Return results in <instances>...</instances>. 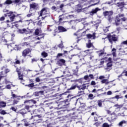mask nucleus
Listing matches in <instances>:
<instances>
[{
  "mask_svg": "<svg viewBox=\"0 0 127 127\" xmlns=\"http://www.w3.org/2000/svg\"><path fill=\"white\" fill-rule=\"evenodd\" d=\"M88 77H90L91 79H93L94 78V75H93V74H89L88 75Z\"/></svg>",
  "mask_w": 127,
  "mask_h": 127,
  "instance_id": "13d9d810",
  "label": "nucleus"
},
{
  "mask_svg": "<svg viewBox=\"0 0 127 127\" xmlns=\"http://www.w3.org/2000/svg\"><path fill=\"white\" fill-rule=\"evenodd\" d=\"M59 109H64V108H65V105H64V107L62 106L61 104H60L59 105Z\"/></svg>",
  "mask_w": 127,
  "mask_h": 127,
  "instance_id": "864d4df0",
  "label": "nucleus"
},
{
  "mask_svg": "<svg viewBox=\"0 0 127 127\" xmlns=\"http://www.w3.org/2000/svg\"><path fill=\"white\" fill-rule=\"evenodd\" d=\"M13 2H14V3H21V0H13Z\"/></svg>",
  "mask_w": 127,
  "mask_h": 127,
  "instance_id": "c9c22d12",
  "label": "nucleus"
},
{
  "mask_svg": "<svg viewBox=\"0 0 127 127\" xmlns=\"http://www.w3.org/2000/svg\"><path fill=\"white\" fill-rule=\"evenodd\" d=\"M107 53H104V52H102L99 54V56L100 57H104V56H106Z\"/></svg>",
  "mask_w": 127,
  "mask_h": 127,
  "instance_id": "c85d7f7f",
  "label": "nucleus"
},
{
  "mask_svg": "<svg viewBox=\"0 0 127 127\" xmlns=\"http://www.w3.org/2000/svg\"><path fill=\"white\" fill-rule=\"evenodd\" d=\"M30 52V50L29 49H26L25 50L23 51L22 52V56L24 57H26V55L27 54H29V53Z\"/></svg>",
  "mask_w": 127,
  "mask_h": 127,
  "instance_id": "9d476101",
  "label": "nucleus"
},
{
  "mask_svg": "<svg viewBox=\"0 0 127 127\" xmlns=\"http://www.w3.org/2000/svg\"><path fill=\"white\" fill-rule=\"evenodd\" d=\"M6 88H7V89H10V88H11L10 85H7Z\"/></svg>",
  "mask_w": 127,
  "mask_h": 127,
  "instance_id": "774afa93",
  "label": "nucleus"
},
{
  "mask_svg": "<svg viewBox=\"0 0 127 127\" xmlns=\"http://www.w3.org/2000/svg\"><path fill=\"white\" fill-rule=\"evenodd\" d=\"M99 79L100 80H103V79H105V76H103V75H101L99 77Z\"/></svg>",
  "mask_w": 127,
  "mask_h": 127,
  "instance_id": "603ef678",
  "label": "nucleus"
},
{
  "mask_svg": "<svg viewBox=\"0 0 127 127\" xmlns=\"http://www.w3.org/2000/svg\"><path fill=\"white\" fill-rule=\"evenodd\" d=\"M6 106V103L3 101L0 102V108H4Z\"/></svg>",
  "mask_w": 127,
  "mask_h": 127,
  "instance_id": "f3484780",
  "label": "nucleus"
},
{
  "mask_svg": "<svg viewBox=\"0 0 127 127\" xmlns=\"http://www.w3.org/2000/svg\"><path fill=\"white\" fill-rule=\"evenodd\" d=\"M80 88V90H82V91H84V90H85V89H86V87H87V85L83 84L81 86H79Z\"/></svg>",
  "mask_w": 127,
  "mask_h": 127,
  "instance_id": "6ab92c4d",
  "label": "nucleus"
},
{
  "mask_svg": "<svg viewBox=\"0 0 127 127\" xmlns=\"http://www.w3.org/2000/svg\"><path fill=\"white\" fill-rule=\"evenodd\" d=\"M112 91H109L108 92H107V95L108 96H110V95H112Z\"/></svg>",
  "mask_w": 127,
  "mask_h": 127,
  "instance_id": "bf43d9fd",
  "label": "nucleus"
},
{
  "mask_svg": "<svg viewBox=\"0 0 127 127\" xmlns=\"http://www.w3.org/2000/svg\"><path fill=\"white\" fill-rule=\"evenodd\" d=\"M113 13H114V12H113L112 11H106L103 12V15L105 16H107V19L108 20H109V21L110 22H111V21H113V17L112 15H113Z\"/></svg>",
  "mask_w": 127,
  "mask_h": 127,
  "instance_id": "f03ea898",
  "label": "nucleus"
},
{
  "mask_svg": "<svg viewBox=\"0 0 127 127\" xmlns=\"http://www.w3.org/2000/svg\"><path fill=\"white\" fill-rule=\"evenodd\" d=\"M60 62L62 64H64L65 63V61L64 60V59H60L59 60Z\"/></svg>",
  "mask_w": 127,
  "mask_h": 127,
  "instance_id": "37998d69",
  "label": "nucleus"
},
{
  "mask_svg": "<svg viewBox=\"0 0 127 127\" xmlns=\"http://www.w3.org/2000/svg\"><path fill=\"white\" fill-rule=\"evenodd\" d=\"M107 67H112V66H113V64L111 63V62H109V63H108L107 64Z\"/></svg>",
  "mask_w": 127,
  "mask_h": 127,
  "instance_id": "ea45409f",
  "label": "nucleus"
},
{
  "mask_svg": "<svg viewBox=\"0 0 127 127\" xmlns=\"http://www.w3.org/2000/svg\"><path fill=\"white\" fill-rule=\"evenodd\" d=\"M11 95H12L11 99H14V100H15V99H16L17 101H19V98L18 97V96H17V95L13 94V92H11Z\"/></svg>",
  "mask_w": 127,
  "mask_h": 127,
  "instance_id": "f8f14e48",
  "label": "nucleus"
},
{
  "mask_svg": "<svg viewBox=\"0 0 127 127\" xmlns=\"http://www.w3.org/2000/svg\"><path fill=\"white\" fill-rule=\"evenodd\" d=\"M123 105H119V104H116L113 107L114 108H117V109H121V108H123Z\"/></svg>",
  "mask_w": 127,
  "mask_h": 127,
  "instance_id": "412c9836",
  "label": "nucleus"
},
{
  "mask_svg": "<svg viewBox=\"0 0 127 127\" xmlns=\"http://www.w3.org/2000/svg\"><path fill=\"white\" fill-rule=\"evenodd\" d=\"M11 109L13 110L14 112H16V108H15V107H11Z\"/></svg>",
  "mask_w": 127,
  "mask_h": 127,
  "instance_id": "6e6d98bb",
  "label": "nucleus"
},
{
  "mask_svg": "<svg viewBox=\"0 0 127 127\" xmlns=\"http://www.w3.org/2000/svg\"><path fill=\"white\" fill-rule=\"evenodd\" d=\"M109 41L110 43H113V41H117L118 38L116 37L115 35H109L108 36Z\"/></svg>",
  "mask_w": 127,
  "mask_h": 127,
  "instance_id": "39448f33",
  "label": "nucleus"
},
{
  "mask_svg": "<svg viewBox=\"0 0 127 127\" xmlns=\"http://www.w3.org/2000/svg\"><path fill=\"white\" fill-rule=\"evenodd\" d=\"M125 5L124 2H118L116 3V5H117L119 7H123Z\"/></svg>",
  "mask_w": 127,
  "mask_h": 127,
  "instance_id": "2eb2a0df",
  "label": "nucleus"
},
{
  "mask_svg": "<svg viewBox=\"0 0 127 127\" xmlns=\"http://www.w3.org/2000/svg\"><path fill=\"white\" fill-rule=\"evenodd\" d=\"M14 17H15V15L14 14H13L11 16H10V20H11V21H13Z\"/></svg>",
  "mask_w": 127,
  "mask_h": 127,
  "instance_id": "72a5a7b5",
  "label": "nucleus"
},
{
  "mask_svg": "<svg viewBox=\"0 0 127 127\" xmlns=\"http://www.w3.org/2000/svg\"><path fill=\"white\" fill-rule=\"evenodd\" d=\"M31 108V106H26L24 109L26 110V112H27L28 111L29 112H30V111H29V108Z\"/></svg>",
  "mask_w": 127,
  "mask_h": 127,
  "instance_id": "f704fd0d",
  "label": "nucleus"
},
{
  "mask_svg": "<svg viewBox=\"0 0 127 127\" xmlns=\"http://www.w3.org/2000/svg\"><path fill=\"white\" fill-rule=\"evenodd\" d=\"M43 93H44V91H40L39 92H35V95L36 96H39V95H43Z\"/></svg>",
  "mask_w": 127,
  "mask_h": 127,
  "instance_id": "4be33fe9",
  "label": "nucleus"
},
{
  "mask_svg": "<svg viewBox=\"0 0 127 127\" xmlns=\"http://www.w3.org/2000/svg\"><path fill=\"white\" fill-rule=\"evenodd\" d=\"M18 101L16 99H14L13 100V105H16L17 104H18Z\"/></svg>",
  "mask_w": 127,
  "mask_h": 127,
  "instance_id": "c03bdc74",
  "label": "nucleus"
},
{
  "mask_svg": "<svg viewBox=\"0 0 127 127\" xmlns=\"http://www.w3.org/2000/svg\"><path fill=\"white\" fill-rule=\"evenodd\" d=\"M5 18L4 16H2L0 18V21H3L4 20Z\"/></svg>",
  "mask_w": 127,
  "mask_h": 127,
  "instance_id": "09e8293b",
  "label": "nucleus"
},
{
  "mask_svg": "<svg viewBox=\"0 0 127 127\" xmlns=\"http://www.w3.org/2000/svg\"><path fill=\"white\" fill-rule=\"evenodd\" d=\"M24 126L25 127H28V126H29V124H28L27 122H26V123L24 124Z\"/></svg>",
  "mask_w": 127,
  "mask_h": 127,
  "instance_id": "680f3d73",
  "label": "nucleus"
},
{
  "mask_svg": "<svg viewBox=\"0 0 127 127\" xmlns=\"http://www.w3.org/2000/svg\"><path fill=\"white\" fill-rule=\"evenodd\" d=\"M49 9L45 7L41 10L40 14V16H42V15H45L44 17H42L43 19H44L45 17L50 16V15H49Z\"/></svg>",
  "mask_w": 127,
  "mask_h": 127,
  "instance_id": "f257e3e1",
  "label": "nucleus"
},
{
  "mask_svg": "<svg viewBox=\"0 0 127 127\" xmlns=\"http://www.w3.org/2000/svg\"><path fill=\"white\" fill-rule=\"evenodd\" d=\"M39 32H40V30L38 29H36L35 31V35H38V34H39Z\"/></svg>",
  "mask_w": 127,
  "mask_h": 127,
  "instance_id": "e433bc0d",
  "label": "nucleus"
},
{
  "mask_svg": "<svg viewBox=\"0 0 127 127\" xmlns=\"http://www.w3.org/2000/svg\"><path fill=\"white\" fill-rule=\"evenodd\" d=\"M30 6L31 8H33L34 9H36V8H37V7H38V4H37L36 3H34L31 4L30 5Z\"/></svg>",
  "mask_w": 127,
  "mask_h": 127,
  "instance_id": "9b49d317",
  "label": "nucleus"
},
{
  "mask_svg": "<svg viewBox=\"0 0 127 127\" xmlns=\"http://www.w3.org/2000/svg\"><path fill=\"white\" fill-rule=\"evenodd\" d=\"M101 82L102 84H105L106 85H107L108 83H109L108 79H103Z\"/></svg>",
  "mask_w": 127,
  "mask_h": 127,
  "instance_id": "cd10ccee",
  "label": "nucleus"
},
{
  "mask_svg": "<svg viewBox=\"0 0 127 127\" xmlns=\"http://www.w3.org/2000/svg\"><path fill=\"white\" fill-rule=\"evenodd\" d=\"M0 114H1V115H6V112L4 110H2L0 111Z\"/></svg>",
  "mask_w": 127,
  "mask_h": 127,
  "instance_id": "79ce46f5",
  "label": "nucleus"
},
{
  "mask_svg": "<svg viewBox=\"0 0 127 127\" xmlns=\"http://www.w3.org/2000/svg\"><path fill=\"white\" fill-rule=\"evenodd\" d=\"M78 95L79 96H81V95H83L84 94V91H81V89L80 90H78Z\"/></svg>",
  "mask_w": 127,
  "mask_h": 127,
  "instance_id": "4c0bfd02",
  "label": "nucleus"
},
{
  "mask_svg": "<svg viewBox=\"0 0 127 127\" xmlns=\"http://www.w3.org/2000/svg\"><path fill=\"white\" fill-rule=\"evenodd\" d=\"M119 98L120 96L116 95L115 97L111 98V100H112L111 103H115V102H114V100H115V99H119Z\"/></svg>",
  "mask_w": 127,
  "mask_h": 127,
  "instance_id": "bb28decb",
  "label": "nucleus"
},
{
  "mask_svg": "<svg viewBox=\"0 0 127 127\" xmlns=\"http://www.w3.org/2000/svg\"><path fill=\"white\" fill-rule=\"evenodd\" d=\"M86 36L88 39H95L96 38V33H93L92 35L88 34L86 35Z\"/></svg>",
  "mask_w": 127,
  "mask_h": 127,
  "instance_id": "1a4fd4ad",
  "label": "nucleus"
},
{
  "mask_svg": "<svg viewBox=\"0 0 127 127\" xmlns=\"http://www.w3.org/2000/svg\"><path fill=\"white\" fill-rule=\"evenodd\" d=\"M101 9L99 8V7H96L95 9H92L91 11L90 12V15L93 16L94 14H96L98 11H100Z\"/></svg>",
  "mask_w": 127,
  "mask_h": 127,
  "instance_id": "423d86ee",
  "label": "nucleus"
},
{
  "mask_svg": "<svg viewBox=\"0 0 127 127\" xmlns=\"http://www.w3.org/2000/svg\"><path fill=\"white\" fill-rule=\"evenodd\" d=\"M125 15L124 14H119V15L116 16L115 20V24L117 26L120 25V22H121V19H119V17H124Z\"/></svg>",
  "mask_w": 127,
  "mask_h": 127,
  "instance_id": "7ed1b4c3",
  "label": "nucleus"
},
{
  "mask_svg": "<svg viewBox=\"0 0 127 127\" xmlns=\"http://www.w3.org/2000/svg\"><path fill=\"white\" fill-rule=\"evenodd\" d=\"M57 30H58L57 29H55V32H64L65 31H67V30L65 28L62 26H59L58 27L59 31H58Z\"/></svg>",
  "mask_w": 127,
  "mask_h": 127,
  "instance_id": "0eeeda50",
  "label": "nucleus"
},
{
  "mask_svg": "<svg viewBox=\"0 0 127 127\" xmlns=\"http://www.w3.org/2000/svg\"><path fill=\"white\" fill-rule=\"evenodd\" d=\"M124 124H127V122L125 120H123L122 121L120 122L119 124V126H122Z\"/></svg>",
  "mask_w": 127,
  "mask_h": 127,
  "instance_id": "c756f323",
  "label": "nucleus"
},
{
  "mask_svg": "<svg viewBox=\"0 0 127 127\" xmlns=\"http://www.w3.org/2000/svg\"><path fill=\"white\" fill-rule=\"evenodd\" d=\"M103 101H102L101 100H99L98 101V106L99 107H102V102Z\"/></svg>",
  "mask_w": 127,
  "mask_h": 127,
  "instance_id": "58836bf2",
  "label": "nucleus"
},
{
  "mask_svg": "<svg viewBox=\"0 0 127 127\" xmlns=\"http://www.w3.org/2000/svg\"><path fill=\"white\" fill-rule=\"evenodd\" d=\"M86 46L87 48H91L92 46H93V44L91 43V41H89V43L86 44Z\"/></svg>",
  "mask_w": 127,
  "mask_h": 127,
  "instance_id": "b1692460",
  "label": "nucleus"
},
{
  "mask_svg": "<svg viewBox=\"0 0 127 127\" xmlns=\"http://www.w3.org/2000/svg\"><path fill=\"white\" fill-rule=\"evenodd\" d=\"M76 7H77V9H76V10H82L84 9H82V7H83V6L81 5V4H78L76 6Z\"/></svg>",
  "mask_w": 127,
  "mask_h": 127,
  "instance_id": "a878e982",
  "label": "nucleus"
},
{
  "mask_svg": "<svg viewBox=\"0 0 127 127\" xmlns=\"http://www.w3.org/2000/svg\"><path fill=\"white\" fill-rule=\"evenodd\" d=\"M93 5H96V4H92L89 6H88V7H85L84 8V9H86V8L88 9L89 7H91V6H93Z\"/></svg>",
  "mask_w": 127,
  "mask_h": 127,
  "instance_id": "3c124183",
  "label": "nucleus"
},
{
  "mask_svg": "<svg viewBox=\"0 0 127 127\" xmlns=\"http://www.w3.org/2000/svg\"><path fill=\"white\" fill-rule=\"evenodd\" d=\"M74 82H76L75 85H72L71 87L69 88V90H75L76 88H78V90H81V87H80V85H78V82H79V80H74Z\"/></svg>",
  "mask_w": 127,
  "mask_h": 127,
  "instance_id": "20e7f679",
  "label": "nucleus"
},
{
  "mask_svg": "<svg viewBox=\"0 0 127 127\" xmlns=\"http://www.w3.org/2000/svg\"><path fill=\"white\" fill-rule=\"evenodd\" d=\"M112 51V55L113 57H116V56H117V54L116 53V49L113 48Z\"/></svg>",
  "mask_w": 127,
  "mask_h": 127,
  "instance_id": "aec40b11",
  "label": "nucleus"
},
{
  "mask_svg": "<svg viewBox=\"0 0 127 127\" xmlns=\"http://www.w3.org/2000/svg\"><path fill=\"white\" fill-rule=\"evenodd\" d=\"M66 5H68V3L61 4L60 6V8H61V10H62V9L63 8V7H64V6H66Z\"/></svg>",
  "mask_w": 127,
  "mask_h": 127,
  "instance_id": "7c9ffc66",
  "label": "nucleus"
},
{
  "mask_svg": "<svg viewBox=\"0 0 127 127\" xmlns=\"http://www.w3.org/2000/svg\"><path fill=\"white\" fill-rule=\"evenodd\" d=\"M19 114H20L21 115H25V114H26L27 112L26 109H25L24 108L20 110L19 112Z\"/></svg>",
  "mask_w": 127,
  "mask_h": 127,
  "instance_id": "dca6fc26",
  "label": "nucleus"
},
{
  "mask_svg": "<svg viewBox=\"0 0 127 127\" xmlns=\"http://www.w3.org/2000/svg\"><path fill=\"white\" fill-rule=\"evenodd\" d=\"M57 64L58 65H59V66H62V64L61 63L60 61H58Z\"/></svg>",
  "mask_w": 127,
  "mask_h": 127,
  "instance_id": "de8ad7c7",
  "label": "nucleus"
},
{
  "mask_svg": "<svg viewBox=\"0 0 127 127\" xmlns=\"http://www.w3.org/2000/svg\"><path fill=\"white\" fill-rule=\"evenodd\" d=\"M34 118L35 120H37V121L39 120V119L41 118V116L40 115H36L35 116H32L31 118L30 119V120H32Z\"/></svg>",
  "mask_w": 127,
  "mask_h": 127,
  "instance_id": "4468645a",
  "label": "nucleus"
},
{
  "mask_svg": "<svg viewBox=\"0 0 127 127\" xmlns=\"http://www.w3.org/2000/svg\"><path fill=\"white\" fill-rule=\"evenodd\" d=\"M29 102H31V103H33V104H36V101L34 100H29Z\"/></svg>",
  "mask_w": 127,
  "mask_h": 127,
  "instance_id": "8fccbe9b",
  "label": "nucleus"
},
{
  "mask_svg": "<svg viewBox=\"0 0 127 127\" xmlns=\"http://www.w3.org/2000/svg\"><path fill=\"white\" fill-rule=\"evenodd\" d=\"M51 9L53 10H55V9H56V7L55 6H53L52 7Z\"/></svg>",
  "mask_w": 127,
  "mask_h": 127,
  "instance_id": "e2e57ef3",
  "label": "nucleus"
},
{
  "mask_svg": "<svg viewBox=\"0 0 127 127\" xmlns=\"http://www.w3.org/2000/svg\"><path fill=\"white\" fill-rule=\"evenodd\" d=\"M42 56H43L44 58L47 57V56H48V55L47 54V53H46L45 52H43L42 54H41Z\"/></svg>",
  "mask_w": 127,
  "mask_h": 127,
  "instance_id": "2f4dec72",
  "label": "nucleus"
},
{
  "mask_svg": "<svg viewBox=\"0 0 127 127\" xmlns=\"http://www.w3.org/2000/svg\"><path fill=\"white\" fill-rule=\"evenodd\" d=\"M13 0H6L5 2V3L6 4H11V3H13Z\"/></svg>",
  "mask_w": 127,
  "mask_h": 127,
  "instance_id": "5701e85b",
  "label": "nucleus"
},
{
  "mask_svg": "<svg viewBox=\"0 0 127 127\" xmlns=\"http://www.w3.org/2000/svg\"><path fill=\"white\" fill-rule=\"evenodd\" d=\"M60 48H62L63 47V44H61L59 45Z\"/></svg>",
  "mask_w": 127,
  "mask_h": 127,
  "instance_id": "0e129e2a",
  "label": "nucleus"
},
{
  "mask_svg": "<svg viewBox=\"0 0 127 127\" xmlns=\"http://www.w3.org/2000/svg\"><path fill=\"white\" fill-rule=\"evenodd\" d=\"M13 14V13L12 12H9V13H7V14H5L4 15L5 16H11Z\"/></svg>",
  "mask_w": 127,
  "mask_h": 127,
  "instance_id": "473e14b6",
  "label": "nucleus"
},
{
  "mask_svg": "<svg viewBox=\"0 0 127 127\" xmlns=\"http://www.w3.org/2000/svg\"><path fill=\"white\" fill-rule=\"evenodd\" d=\"M90 84L91 86H95L96 85V82L95 81H92Z\"/></svg>",
  "mask_w": 127,
  "mask_h": 127,
  "instance_id": "49530a36",
  "label": "nucleus"
},
{
  "mask_svg": "<svg viewBox=\"0 0 127 127\" xmlns=\"http://www.w3.org/2000/svg\"><path fill=\"white\" fill-rule=\"evenodd\" d=\"M18 72V75L19 77V80H21V83L23 85H24V80H23V77H22V74L19 71H17Z\"/></svg>",
  "mask_w": 127,
  "mask_h": 127,
  "instance_id": "6e6552de",
  "label": "nucleus"
},
{
  "mask_svg": "<svg viewBox=\"0 0 127 127\" xmlns=\"http://www.w3.org/2000/svg\"><path fill=\"white\" fill-rule=\"evenodd\" d=\"M21 122H23V123H24V124L27 123L26 119H23V120L21 121Z\"/></svg>",
  "mask_w": 127,
  "mask_h": 127,
  "instance_id": "69168bd1",
  "label": "nucleus"
},
{
  "mask_svg": "<svg viewBox=\"0 0 127 127\" xmlns=\"http://www.w3.org/2000/svg\"><path fill=\"white\" fill-rule=\"evenodd\" d=\"M18 32L21 34L26 33V29H19Z\"/></svg>",
  "mask_w": 127,
  "mask_h": 127,
  "instance_id": "a211bd4d",
  "label": "nucleus"
},
{
  "mask_svg": "<svg viewBox=\"0 0 127 127\" xmlns=\"http://www.w3.org/2000/svg\"><path fill=\"white\" fill-rule=\"evenodd\" d=\"M84 78L85 79V80H88V79H89V75H85Z\"/></svg>",
  "mask_w": 127,
  "mask_h": 127,
  "instance_id": "052dcab7",
  "label": "nucleus"
},
{
  "mask_svg": "<svg viewBox=\"0 0 127 127\" xmlns=\"http://www.w3.org/2000/svg\"><path fill=\"white\" fill-rule=\"evenodd\" d=\"M93 97H94V95H93V94H89V95H88V97L90 98V99L91 100H92Z\"/></svg>",
  "mask_w": 127,
  "mask_h": 127,
  "instance_id": "a18cd8bd",
  "label": "nucleus"
},
{
  "mask_svg": "<svg viewBox=\"0 0 127 127\" xmlns=\"http://www.w3.org/2000/svg\"><path fill=\"white\" fill-rule=\"evenodd\" d=\"M26 87H28L29 88H33L34 87V83H32L29 84L25 85Z\"/></svg>",
  "mask_w": 127,
  "mask_h": 127,
  "instance_id": "393cba45",
  "label": "nucleus"
},
{
  "mask_svg": "<svg viewBox=\"0 0 127 127\" xmlns=\"http://www.w3.org/2000/svg\"><path fill=\"white\" fill-rule=\"evenodd\" d=\"M36 82H40V79L39 78V77H37L36 78Z\"/></svg>",
  "mask_w": 127,
  "mask_h": 127,
  "instance_id": "4d7b16f0",
  "label": "nucleus"
},
{
  "mask_svg": "<svg viewBox=\"0 0 127 127\" xmlns=\"http://www.w3.org/2000/svg\"><path fill=\"white\" fill-rule=\"evenodd\" d=\"M16 61H15V64H20V61H19V60H15Z\"/></svg>",
  "mask_w": 127,
  "mask_h": 127,
  "instance_id": "5fc2aeb1",
  "label": "nucleus"
},
{
  "mask_svg": "<svg viewBox=\"0 0 127 127\" xmlns=\"http://www.w3.org/2000/svg\"><path fill=\"white\" fill-rule=\"evenodd\" d=\"M36 61H37V60L35 59H32V62H36Z\"/></svg>",
  "mask_w": 127,
  "mask_h": 127,
  "instance_id": "338daca9",
  "label": "nucleus"
},
{
  "mask_svg": "<svg viewBox=\"0 0 127 127\" xmlns=\"http://www.w3.org/2000/svg\"><path fill=\"white\" fill-rule=\"evenodd\" d=\"M103 127H110V125L108 123H104L103 124Z\"/></svg>",
  "mask_w": 127,
  "mask_h": 127,
  "instance_id": "a19ab883",
  "label": "nucleus"
},
{
  "mask_svg": "<svg viewBox=\"0 0 127 127\" xmlns=\"http://www.w3.org/2000/svg\"><path fill=\"white\" fill-rule=\"evenodd\" d=\"M67 98L68 99H66L65 101H64L63 103H67V102H70L71 101V99H73V97H72V95H68L67 96Z\"/></svg>",
  "mask_w": 127,
  "mask_h": 127,
  "instance_id": "ddd939ff",
  "label": "nucleus"
}]
</instances>
